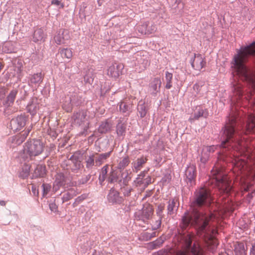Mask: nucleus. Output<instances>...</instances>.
Wrapping results in <instances>:
<instances>
[{
  "instance_id": "f257e3e1",
  "label": "nucleus",
  "mask_w": 255,
  "mask_h": 255,
  "mask_svg": "<svg viewBox=\"0 0 255 255\" xmlns=\"http://www.w3.org/2000/svg\"><path fill=\"white\" fill-rule=\"evenodd\" d=\"M210 200L211 194L207 188L202 187L196 190L189 210L181 217L179 226L183 231L188 232L193 228L200 236H206L207 228L211 218V215L207 212L206 207Z\"/></svg>"
},
{
  "instance_id": "f03ea898",
  "label": "nucleus",
  "mask_w": 255,
  "mask_h": 255,
  "mask_svg": "<svg viewBox=\"0 0 255 255\" xmlns=\"http://www.w3.org/2000/svg\"><path fill=\"white\" fill-rule=\"evenodd\" d=\"M237 53L234 56L232 64L238 74H244L248 76L249 69L246 65L249 57L255 56V40L248 45L242 46L237 50Z\"/></svg>"
},
{
  "instance_id": "7ed1b4c3",
  "label": "nucleus",
  "mask_w": 255,
  "mask_h": 255,
  "mask_svg": "<svg viewBox=\"0 0 255 255\" xmlns=\"http://www.w3.org/2000/svg\"><path fill=\"white\" fill-rule=\"evenodd\" d=\"M43 143L40 139H32L27 141L23 148V158H27L28 156L33 157L40 154L43 151Z\"/></svg>"
},
{
  "instance_id": "20e7f679",
  "label": "nucleus",
  "mask_w": 255,
  "mask_h": 255,
  "mask_svg": "<svg viewBox=\"0 0 255 255\" xmlns=\"http://www.w3.org/2000/svg\"><path fill=\"white\" fill-rule=\"evenodd\" d=\"M197 169L195 165L189 164L186 167L183 180L188 187H193L196 184Z\"/></svg>"
},
{
  "instance_id": "39448f33",
  "label": "nucleus",
  "mask_w": 255,
  "mask_h": 255,
  "mask_svg": "<svg viewBox=\"0 0 255 255\" xmlns=\"http://www.w3.org/2000/svg\"><path fill=\"white\" fill-rule=\"evenodd\" d=\"M106 200L109 205L113 206L121 205L125 201L124 196L114 187L109 190Z\"/></svg>"
},
{
  "instance_id": "423d86ee",
  "label": "nucleus",
  "mask_w": 255,
  "mask_h": 255,
  "mask_svg": "<svg viewBox=\"0 0 255 255\" xmlns=\"http://www.w3.org/2000/svg\"><path fill=\"white\" fill-rule=\"evenodd\" d=\"M82 155L79 151L76 152L71 156L69 160L71 161V163L69 164V169L71 172L77 173L82 169Z\"/></svg>"
},
{
  "instance_id": "0eeeda50",
  "label": "nucleus",
  "mask_w": 255,
  "mask_h": 255,
  "mask_svg": "<svg viewBox=\"0 0 255 255\" xmlns=\"http://www.w3.org/2000/svg\"><path fill=\"white\" fill-rule=\"evenodd\" d=\"M28 117L24 114H20L11 120L10 127L14 131H17L22 129L26 125Z\"/></svg>"
},
{
  "instance_id": "6e6552de",
  "label": "nucleus",
  "mask_w": 255,
  "mask_h": 255,
  "mask_svg": "<svg viewBox=\"0 0 255 255\" xmlns=\"http://www.w3.org/2000/svg\"><path fill=\"white\" fill-rule=\"evenodd\" d=\"M153 209L152 206L149 204L143 206L141 210L135 213V218L137 220L141 221L146 223L153 214Z\"/></svg>"
},
{
  "instance_id": "1a4fd4ad",
  "label": "nucleus",
  "mask_w": 255,
  "mask_h": 255,
  "mask_svg": "<svg viewBox=\"0 0 255 255\" xmlns=\"http://www.w3.org/2000/svg\"><path fill=\"white\" fill-rule=\"evenodd\" d=\"M213 175L219 189L223 191L227 190L228 187V182L226 175L219 170L214 172Z\"/></svg>"
},
{
  "instance_id": "9d476101",
  "label": "nucleus",
  "mask_w": 255,
  "mask_h": 255,
  "mask_svg": "<svg viewBox=\"0 0 255 255\" xmlns=\"http://www.w3.org/2000/svg\"><path fill=\"white\" fill-rule=\"evenodd\" d=\"M209 115L208 109L202 106H198L196 107L194 113L190 117L189 121L192 123L195 121L198 120L200 118L207 119Z\"/></svg>"
},
{
  "instance_id": "9b49d317",
  "label": "nucleus",
  "mask_w": 255,
  "mask_h": 255,
  "mask_svg": "<svg viewBox=\"0 0 255 255\" xmlns=\"http://www.w3.org/2000/svg\"><path fill=\"white\" fill-rule=\"evenodd\" d=\"M192 67L195 70L200 71L206 65L205 58L200 54H194V57L190 60Z\"/></svg>"
},
{
  "instance_id": "f8f14e48",
  "label": "nucleus",
  "mask_w": 255,
  "mask_h": 255,
  "mask_svg": "<svg viewBox=\"0 0 255 255\" xmlns=\"http://www.w3.org/2000/svg\"><path fill=\"white\" fill-rule=\"evenodd\" d=\"M124 67L123 64L115 63L108 68L107 74L111 77L117 78L122 74Z\"/></svg>"
},
{
  "instance_id": "ddd939ff",
  "label": "nucleus",
  "mask_w": 255,
  "mask_h": 255,
  "mask_svg": "<svg viewBox=\"0 0 255 255\" xmlns=\"http://www.w3.org/2000/svg\"><path fill=\"white\" fill-rule=\"evenodd\" d=\"M69 31L66 29H60L58 31L54 37L55 43L58 45L65 43L66 41L70 39Z\"/></svg>"
},
{
  "instance_id": "4468645a",
  "label": "nucleus",
  "mask_w": 255,
  "mask_h": 255,
  "mask_svg": "<svg viewBox=\"0 0 255 255\" xmlns=\"http://www.w3.org/2000/svg\"><path fill=\"white\" fill-rule=\"evenodd\" d=\"M17 93L18 90L17 89H12L6 97H4V99L2 100V103L3 106L6 108L11 107L14 104Z\"/></svg>"
},
{
  "instance_id": "2eb2a0df",
  "label": "nucleus",
  "mask_w": 255,
  "mask_h": 255,
  "mask_svg": "<svg viewBox=\"0 0 255 255\" xmlns=\"http://www.w3.org/2000/svg\"><path fill=\"white\" fill-rule=\"evenodd\" d=\"M30 129L24 130L19 134L13 136L9 138V141L13 144V146L18 145L21 144L27 137Z\"/></svg>"
},
{
  "instance_id": "dca6fc26",
  "label": "nucleus",
  "mask_w": 255,
  "mask_h": 255,
  "mask_svg": "<svg viewBox=\"0 0 255 255\" xmlns=\"http://www.w3.org/2000/svg\"><path fill=\"white\" fill-rule=\"evenodd\" d=\"M119 111L124 114L125 117H128L132 111V104L129 102L121 101L119 104Z\"/></svg>"
},
{
  "instance_id": "f3484780",
  "label": "nucleus",
  "mask_w": 255,
  "mask_h": 255,
  "mask_svg": "<svg viewBox=\"0 0 255 255\" xmlns=\"http://www.w3.org/2000/svg\"><path fill=\"white\" fill-rule=\"evenodd\" d=\"M75 95L66 98L62 105V107L67 112H71L73 106H78L80 105L79 102H75Z\"/></svg>"
},
{
  "instance_id": "a211bd4d",
  "label": "nucleus",
  "mask_w": 255,
  "mask_h": 255,
  "mask_svg": "<svg viewBox=\"0 0 255 255\" xmlns=\"http://www.w3.org/2000/svg\"><path fill=\"white\" fill-rule=\"evenodd\" d=\"M161 82L159 78H155L149 84V91L150 94L154 97L157 96V94L160 92Z\"/></svg>"
},
{
  "instance_id": "6ab92c4d",
  "label": "nucleus",
  "mask_w": 255,
  "mask_h": 255,
  "mask_svg": "<svg viewBox=\"0 0 255 255\" xmlns=\"http://www.w3.org/2000/svg\"><path fill=\"white\" fill-rule=\"evenodd\" d=\"M39 109V104L36 98H33L30 100L26 106V110L31 116L36 115Z\"/></svg>"
},
{
  "instance_id": "aec40b11",
  "label": "nucleus",
  "mask_w": 255,
  "mask_h": 255,
  "mask_svg": "<svg viewBox=\"0 0 255 255\" xmlns=\"http://www.w3.org/2000/svg\"><path fill=\"white\" fill-rule=\"evenodd\" d=\"M46 174V169L45 165L38 164L34 168V171L32 175V179L37 178H43Z\"/></svg>"
},
{
  "instance_id": "412c9836",
  "label": "nucleus",
  "mask_w": 255,
  "mask_h": 255,
  "mask_svg": "<svg viewBox=\"0 0 255 255\" xmlns=\"http://www.w3.org/2000/svg\"><path fill=\"white\" fill-rule=\"evenodd\" d=\"M47 37V34L42 28L36 29L33 33L32 40L36 43L38 42H44Z\"/></svg>"
},
{
  "instance_id": "4be33fe9",
  "label": "nucleus",
  "mask_w": 255,
  "mask_h": 255,
  "mask_svg": "<svg viewBox=\"0 0 255 255\" xmlns=\"http://www.w3.org/2000/svg\"><path fill=\"white\" fill-rule=\"evenodd\" d=\"M44 75L41 72L30 75L29 77V82L32 86L38 87L42 82Z\"/></svg>"
},
{
  "instance_id": "5701e85b",
  "label": "nucleus",
  "mask_w": 255,
  "mask_h": 255,
  "mask_svg": "<svg viewBox=\"0 0 255 255\" xmlns=\"http://www.w3.org/2000/svg\"><path fill=\"white\" fill-rule=\"evenodd\" d=\"M147 159L146 157L142 156L131 163L132 168L133 171L137 172L143 167V165L146 162Z\"/></svg>"
},
{
  "instance_id": "b1692460",
  "label": "nucleus",
  "mask_w": 255,
  "mask_h": 255,
  "mask_svg": "<svg viewBox=\"0 0 255 255\" xmlns=\"http://www.w3.org/2000/svg\"><path fill=\"white\" fill-rule=\"evenodd\" d=\"M112 152V150H110V151L104 153L99 154L98 153H95V164L96 166H99L101 165L103 163H104L107 158H108L111 153Z\"/></svg>"
},
{
  "instance_id": "393cba45",
  "label": "nucleus",
  "mask_w": 255,
  "mask_h": 255,
  "mask_svg": "<svg viewBox=\"0 0 255 255\" xmlns=\"http://www.w3.org/2000/svg\"><path fill=\"white\" fill-rule=\"evenodd\" d=\"M87 116L86 112L84 111H79L74 114L73 118L75 123L80 126L85 121Z\"/></svg>"
},
{
  "instance_id": "a878e982",
  "label": "nucleus",
  "mask_w": 255,
  "mask_h": 255,
  "mask_svg": "<svg viewBox=\"0 0 255 255\" xmlns=\"http://www.w3.org/2000/svg\"><path fill=\"white\" fill-rule=\"evenodd\" d=\"M111 123L108 120H106L101 123L98 128V131L101 134L106 133L111 130Z\"/></svg>"
},
{
  "instance_id": "bb28decb",
  "label": "nucleus",
  "mask_w": 255,
  "mask_h": 255,
  "mask_svg": "<svg viewBox=\"0 0 255 255\" xmlns=\"http://www.w3.org/2000/svg\"><path fill=\"white\" fill-rule=\"evenodd\" d=\"M137 110L140 118H144L148 111L147 105L145 104V102L142 100L139 101L137 105Z\"/></svg>"
},
{
  "instance_id": "cd10ccee",
  "label": "nucleus",
  "mask_w": 255,
  "mask_h": 255,
  "mask_svg": "<svg viewBox=\"0 0 255 255\" xmlns=\"http://www.w3.org/2000/svg\"><path fill=\"white\" fill-rule=\"evenodd\" d=\"M121 178H120L119 184L122 188L128 184L129 181L131 179V177L127 170L123 171L121 174Z\"/></svg>"
},
{
  "instance_id": "c85d7f7f",
  "label": "nucleus",
  "mask_w": 255,
  "mask_h": 255,
  "mask_svg": "<svg viewBox=\"0 0 255 255\" xmlns=\"http://www.w3.org/2000/svg\"><path fill=\"white\" fill-rule=\"evenodd\" d=\"M92 175L90 174L83 175L80 178L76 181L72 183V186L81 187L88 183L91 178Z\"/></svg>"
},
{
  "instance_id": "c756f323",
  "label": "nucleus",
  "mask_w": 255,
  "mask_h": 255,
  "mask_svg": "<svg viewBox=\"0 0 255 255\" xmlns=\"http://www.w3.org/2000/svg\"><path fill=\"white\" fill-rule=\"evenodd\" d=\"M168 205L167 207V215H172L176 213V211L177 210L178 207L176 209L175 206V200L174 199H170L168 202Z\"/></svg>"
},
{
  "instance_id": "7c9ffc66",
  "label": "nucleus",
  "mask_w": 255,
  "mask_h": 255,
  "mask_svg": "<svg viewBox=\"0 0 255 255\" xmlns=\"http://www.w3.org/2000/svg\"><path fill=\"white\" fill-rule=\"evenodd\" d=\"M120 181L119 175L114 171L110 172L107 178V181L109 184L118 183Z\"/></svg>"
},
{
  "instance_id": "2f4dec72",
  "label": "nucleus",
  "mask_w": 255,
  "mask_h": 255,
  "mask_svg": "<svg viewBox=\"0 0 255 255\" xmlns=\"http://www.w3.org/2000/svg\"><path fill=\"white\" fill-rule=\"evenodd\" d=\"M247 249H245L243 243H239L236 245L234 249L235 255H246Z\"/></svg>"
},
{
  "instance_id": "473e14b6",
  "label": "nucleus",
  "mask_w": 255,
  "mask_h": 255,
  "mask_svg": "<svg viewBox=\"0 0 255 255\" xmlns=\"http://www.w3.org/2000/svg\"><path fill=\"white\" fill-rule=\"evenodd\" d=\"M30 228L33 234L36 238H40L43 236L44 232L40 226L31 225Z\"/></svg>"
},
{
  "instance_id": "72a5a7b5",
  "label": "nucleus",
  "mask_w": 255,
  "mask_h": 255,
  "mask_svg": "<svg viewBox=\"0 0 255 255\" xmlns=\"http://www.w3.org/2000/svg\"><path fill=\"white\" fill-rule=\"evenodd\" d=\"M138 30L141 34H149L153 33L155 29L153 28L150 30L149 27H148V23L146 22L143 23L140 27H139Z\"/></svg>"
},
{
  "instance_id": "f704fd0d",
  "label": "nucleus",
  "mask_w": 255,
  "mask_h": 255,
  "mask_svg": "<svg viewBox=\"0 0 255 255\" xmlns=\"http://www.w3.org/2000/svg\"><path fill=\"white\" fill-rule=\"evenodd\" d=\"M3 52L6 53H14L15 51V48L12 42L8 41L5 42L2 46Z\"/></svg>"
},
{
  "instance_id": "c9c22d12",
  "label": "nucleus",
  "mask_w": 255,
  "mask_h": 255,
  "mask_svg": "<svg viewBox=\"0 0 255 255\" xmlns=\"http://www.w3.org/2000/svg\"><path fill=\"white\" fill-rule=\"evenodd\" d=\"M126 125L122 122H119L116 126V131L118 136H123L125 134Z\"/></svg>"
},
{
  "instance_id": "e433bc0d",
  "label": "nucleus",
  "mask_w": 255,
  "mask_h": 255,
  "mask_svg": "<svg viewBox=\"0 0 255 255\" xmlns=\"http://www.w3.org/2000/svg\"><path fill=\"white\" fill-rule=\"evenodd\" d=\"M84 82L86 84H92L94 80V75L92 69H88L84 77Z\"/></svg>"
},
{
  "instance_id": "4c0bfd02",
  "label": "nucleus",
  "mask_w": 255,
  "mask_h": 255,
  "mask_svg": "<svg viewBox=\"0 0 255 255\" xmlns=\"http://www.w3.org/2000/svg\"><path fill=\"white\" fill-rule=\"evenodd\" d=\"M95 163V154L94 153L90 154L86 158V168H92Z\"/></svg>"
},
{
  "instance_id": "58836bf2",
  "label": "nucleus",
  "mask_w": 255,
  "mask_h": 255,
  "mask_svg": "<svg viewBox=\"0 0 255 255\" xmlns=\"http://www.w3.org/2000/svg\"><path fill=\"white\" fill-rule=\"evenodd\" d=\"M173 77V74L168 71H166L165 73V79L166 82L165 88L167 89H170L172 86V80Z\"/></svg>"
},
{
  "instance_id": "ea45409f",
  "label": "nucleus",
  "mask_w": 255,
  "mask_h": 255,
  "mask_svg": "<svg viewBox=\"0 0 255 255\" xmlns=\"http://www.w3.org/2000/svg\"><path fill=\"white\" fill-rule=\"evenodd\" d=\"M190 255H203V250L200 246L194 244L190 250Z\"/></svg>"
},
{
  "instance_id": "a19ab883",
  "label": "nucleus",
  "mask_w": 255,
  "mask_h": 255,
  "mask_svg": "<svg viewBox=\"0 0 255 255\" xmlns=\"http://www.w3.org/2000/svg\"><path fill=\"white\" fill-rule=\"evenodd\" d=\"M129 158L128 156L126 155L120 161L118 167L120 170H123L129 164Z\"/></svg>"
},
{
  "instance_id": "79ce46f5",
  "label": "nucleus",
  "mask_w": 255,
  "mask_h": 255,
  "mask_svg": "<svg viewBox=\"0 0 255 255\" xmlns=\"http://www.w3.org/2000/svg\"><path fill=\"white\" fill-rule=\"evenodd\" d=\"M42 196L46 197L51 189V186L48 183H43L41 185Z\"/></svg>"
},
{
  "instance_id": "37998d69",
  "label": "nucleus",
  "mask_w": 255,
  "mask_h": 255,
  "mask_svg": "<svg viewBox=\"0 0 255 255\" xmlns=\"http://www.w3.org/2000/svg\"><path fill=\"white\" fill-rule=\"evenodd\" d=\"M62 57H65L67 59H70L73 55L72 50L70 48H63L60 51Z\"/></svg>"
},
{
  "instance_id": "c03bdc74",
  "label": "nucleus",
  "mask_w": 255,
  "mask_h": 255,
  "mask_svg": "<svg viewBox=\"0 0 255 255\" xmlns=\"http://www.w3.org/2000/svg\"><path fill=\"white\" fill-rule=\"evenodd\" d=\"M65 176L62 174L57 175L54 183L58 186H63L65 184Z\"/></svg>"
},
{
  "instance_id": "a18cd8bd",
  "label": "nucleus",
  "mask_w": 255,
  "mask_h": 255,
  "mask_svg": "<svg viewBox=\"0 0 255 255\" xmlns=\"http://www.w3.org/2000/svg\"><path fill=\"white\" fill-rule=\"evenodd\" d=\"M30 168L26 165L22 168V171L20 173L19 176L23 179L27 177L29 174Z\"/></svg>"
},
{
  "instance_id": "49530a36",
  "label": "nucleus",
  "mask_w": 255,
  "mask_h": 255,
  "mask_svg": "<svg viewBox=\"0 0 255 255\" xmlns=\"http://www.w3.org/2000/svg\"><path fill=\"white\" fill-rule=\"evenodd\" d=\"M49 207L50 210L56 213L58 211V206L56 204V199H51L49 202Z\"/></svg>"
},
{
  "instance_id": "de8ad7c7",
  "label": "nucleus",
  "mask_w": 255,
  "mask_h": 255,
  "mask_svg": "<svg viewBox=\"0 0 255 255\" xmlns=\"http://www.w3.org/2000/svg\"><path fill=\"white\" fill-rule=\"evenodd\" d=\"M74 195L72 193L70 192H67L66 193L64 194L62 197L61 198L62 203H63L65 202L68 201L72 198H73Z\"/></svg>"
},
{
  "instance_id": "09e8293b",
  "label": "nucleus",
  "mask_w": 255,
  "mask_h": 255,
  "mask_svg": "<svg viewBox=\"0 0 255 255\" xmlns=\"http://www.w3.org/2000/svg\"><path fill=\"white\" fill-rule=\"evenodd\" d=\"M164 209V206L163 204H159L156 209V214L160 218H162L163 217L162 215L163 211Z\"/></svg>"
},
{
  "instance_id": "8fccbe9b",
  "label": "nucleus",
  "mask_w": 255,
  "mask_h": 255,
  "mask_svg": "<svg viewBox=\"0 0 255 255\" xmlns=\"http://www.w3.org/2000/svg\"><path fill=\"white\" fill-rule=\"evenodd\" d=\"M109 169V165L106 164L104 165L101 169L99 176H101L103 177H107V173Z\"/></svg>"
},
{
  "instance_id": "3c124183",
  "label": "nucleus",
  "mask_w": 255,
  "mask_h": 255,
  "mask_svg": "<svg viewBox=\"0 0 255 255\" xmlns=\"http://www.w3.org/2000/svg\"><path fill=\"white\" fill-rule=\"evenodd\" d=\"M144 179H142L140 177H136V179L133 181V184L136 186L142 187H143Z\"/></svg>"
},
{
  "instance_id": "603ef678",
  "label": "nucleus",
  "mask_w": 255,
  "mask_h": 255,
  "mask_svg": "<svg viewBox=\"0 0 255 255\" xmlns=\"http://www.w3.org/2000/svg\"><path fill=\"white\" fill-rule=\"evenodd\" d=\"M109 145V140L107 139H104L100 143L99 148L101 149L102 151H104L106 148L107 146Z\"/></svg>"
},
{
  "instance_id": "864d4df0",
  "label": "nucleus",
  "mask_w": 255,
  "mask_h": 255,
  "mask_svg": "<svg viewBox=\"0 0 255 255\" xmlns=\"http://www.w3.org/2000/svg\"><path fill=\"white\" fill-rule=\"evenodd\" d=\"M171 180V176L170 174H166L164 175L161 179V182L163 183H169Z\"/></svg>"
},
{
  "instance_id": "5fc2aeb1",
  "label": "nucleus",
  "mask_w": 255,
  "mask_h": 255,
  "mask_svg": "<svg viewBox=\"0 0 255 255\" xmlns=\"http://www.w3.org/2000/svg\"><path fill=\"white\" fill-rule=\"evenodd\" d=\"M6 93V89L4 86H0V100H3Z\"/></svg>"
},
{
  "instance_id": "6e6d98bb",
  "label": "nucleus",
  "mask_w": 255,
  "mask_h": 255,
  "mask_svg": "<svg viewBox=\"0 0 255 255\" xmlns=\"http://www.w3.org/2000/svg\"><path fill=\"white\" fill-rule=\"evenodd\" d=\"M151 179L149 176H148L147 177L144 179V183L143 185V188L144 189L148 186V185L151 183Z\"/></svg>"
},
{
  "instance_id": "4d7b16f0",
  "label": "nucleus",
  "mask_w": 255,
  "mask_h": 255,
  "mask_svg": "<svg viewBox=\"0 0 255 255\" xmlns=\"http://www.w3.org/2000/svg\"><path fill=\"white\" fill-rule=\"evenodd\" d=\"M155 236H156L155 232H152L151 233L146 232V233H145L143 235L144 238H146L147 240H150L152 238H153Z\"/></svg>"
},
{
  "instance_id": "13d9d810",
  "label": "nucleus",
  "mask_w": 255,
  "mask_h": 255,
  "mask_svg": "<svg viewBox=\"0 0 255 255\" xmlns=\"http://www.w3.org/2000/svg\"><path fill=\"white\" fill-rule=\"evenodd\" d=\"M162 219L159 218L158 220L156 221L155 226L152 227L153 230H156L160 227Z\"/></svg>"
},
{
  "instance_id": "bf43d9fd",
  "label": "nucleus",
  "mask_w": 255,
  "mask_h": 255,
  "mask_svg": "<svg viewBox=\"0 0 255 255\" xmlns=\"http://www.w3.org/2000/svg\"><path fill=\"white\" fill-rule=\"evenodd\" d=\"M87 197V195L86 194H82L76 198V202H78V203H80L81 201L85 200Z\"/></svg>"
},
{
  "instance_id": "052dcab7",
  "label": "nucleus",
  "mask_w": 255,
  "mask_h": 255,
  "mask_svg": "<svg viewBox=\"0 0 255 255\" xmlns=\"http://www.w3.org/2000/svg\"><path fill=\"white\" fill-rule=\"evenodd\" d=\"M110 88L108 87V88H106L105 87H103V86L101 87V96H104L109 91Z\"/></svg>"
},
{
  "instance_id": "680f3d73",
  "label": "nucleus",
  "mask_w": 255,
  "mask_h": 255,
  "mask_svg": "<svg viewBox=\"0 0 255 255\" xmlns=\"http://www.w3.org/2000/svg\"><path fill=\"white\" fill-rule=\"evenodd\" d=\"M255 194V189H254L251 192L249 193L247 198L249 202H250L251 200L252 199V198L254 197V195Z\"/></svg>"
},
{
  "instance_id": "e2e57ef3",
  "label": "nucleus",
  "mask_w": 255,
  "mask_h": 255,
  "mask_svg": "<svg viewBox=\"0 0 255 255\" xmlns=\"http://www.w3.org/2000/svg\"><path fill=\"white\" fill-rule=\"evenodd\" d=\"M132 188H127L125 189L124 191L123 192V195L124 197H128L130 196L131 191H132Z\"/></svg>"
},
{
  "instance_id": "0e129e2a",
  "label": "nucleus",
  "mask_w": 255,
  "mask_h": 255,
  "mask_svg": "<svg viewBox=\"0 0 255 255\" xmlns=\"http://www.w3.org/2000/svg\"><path fill=\"white\" fill-rule=\"evenodd\" d=\"M107 177H103L101 176H98V180H99V183L101 186H103L104 185V182L107 179Z\"/></svg>"
},
{
  "instance_id": "69168bd1",
  "label": "nucleus",
  "mask_w": 255,
  "mask_h": 255,
  "mask_svg": "<svg viewBox=\"0 0 255 255\" xmlns=\"http://www.w3.org/2000/svg\"><path fill=\"white\" fill-rule=\"evenodd\" d=\"M217 246V245H216V246L214 245V246L208 245V251L212 253H215L216 250Z\"/></svg>"
},
{
  "instance_id": "338daca9",
  "label": "nucleus",
  "mask_w": 255,
  "mask_h": 255,
  "mask_svg": "<svg viewBox=\"0 0 255 255\" xmlns=\"http://www.w3.org/2000/svg\"><path fill=\"white\" fill-rule=\"evenodd\" d=\"M31 191L34 196L38 195V189H37L36 187L32 186Z\"/></svg>"
},
{
  "instance_id": "774afa93",
  "label": "nucleus",
  "mask_w": 255,
  "mask_h": 255,
  "mask_svg": "<svg viewBox=\"0 0 255 255\" xmlns=\"http://www.w3.org/2000/svg\"><path fill=\"white\" fill-rule=\"evenodd\" d=\"M48 134L53 138V139L55 138L57 136V134L55 131L51 130L49 131Z\"/></svg>"
}]
</instances>
